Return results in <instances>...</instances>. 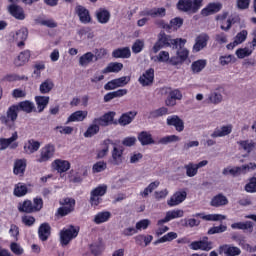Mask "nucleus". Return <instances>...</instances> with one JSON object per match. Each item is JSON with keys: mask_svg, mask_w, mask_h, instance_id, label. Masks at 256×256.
Listing matches in <instances>:
<instances>
[{"mask_svg": "<svg viewBox=\"0 0 256 256\" xmlns=\"http://www.w3.org/2000/svg\"><path fill=\"white\" fill-rule=\"evenodd\" d=\"M185 43H187V40L183 38L173 39V37L165 33V31H160L157 35V40L152 47V51L153 53H159L161 49H167L169 47L177 49V47H184Z\"/></svg>", "mask_w": 256, "mask_h": 256, "instance_id": "1", "label": "nucleus"}, {"mask_svg": "<svg viewBox=\"0 0 256 256\" xmlns=\"http://www.w3.org/2000/svg\"><path fill=\"white\" fill-rule=\"evenodd\" d=\"M18 117L19 108L17 107V104H13L7 109L6 115L0 116V123L8 127V129H13Z\"/></svg>", "mask_w": 256, "mask_h": 256, "instance_id": "2", "label": "nucleus"}, {"mask_svg": "<svg viewBox=\"0 0 256 256\" xmlns=\"http://www.w3.org/2000/svg\"><path fill=\"white\" fill-rule=\"evenodd\" d=\"M256 164L255 162H250L249 164H244L242 166H236L233 168L227 167L222 171V175L227 176L231 175L233 177H239L240 175H247L249 171H255Z\"/></svg>", "mask_w": 256, "mask_h": 256, "instance_id": "3", "label": "nucleus"}, {"mask_svg": "<svg viewBox=\"0 0 256 256\" xmlns=\"http://www.w3.org/2000/svg\"><path fill=\"white\" fill-rule=\"evenodd\" d=\"M59 204L61 207H59L55 213V217H58V219L62 217H67V215H71L73 211H75V199L66 197L62 200H60Z\"/></svg>", "mask_w": 256, "mask_h": 256, "instance_id": "4", "label": "nucleus"}, {"mask_svg": "<svg viewBox=\"0 0 256 256\" xmlns=\"http://www.w3.org/2000/svg\"><path fill=\"white\" fill-rule=\"evenodd\" d=\"M77 235H79V227L70 225L68 228H63L60 231V245L67 247L73 239H76Z\"/></svg>", "mask_w": 256, "mask_h": 256, "instance_id": "5", "label": "nucleus"}, {"mask_svg": "<svg viewBox=\"0 0 256 256\" xmlns=\"http://www.w3.org/2000/svg\"><path fill=\"white\" fill-rule=\"evenodd\" d=\"M129 81H131V77L129 76H122L120 78L113 79L109 82H107L104 85L105 91H113L115 89H119V87H125V85L129 84Z\"/></svg>", "mask_w": 256, "mask_h": 256, "instance_id": "6", "label": "nucleus"}, {"mask_svg": "<svg viewBox=\"0 0 256 256\" xmlns=\"http://www.w3.org/2000/svg\"><path fill=\"white\" fill-rule=\"evenodd\" d=\"M55 155V145L46 144L40 150V157L37 159V163H47Z\"/></svg>", "mask_w": 256, "mask_h": 256, "instance_id": "7", "label": "nucleus"}, {"mask_svg": "<svg viewBox=\"0 0 256 256\" xmlns=\"http://www.w3.org/2000/svg\"><path fill=\"white\" fill-rule=\"evenodd\" d=\"M19 139V134L15 131L10 138H0V151H5L8 147L10 149H17L19 143L15 142Z\"/></svg>", "mask_w": 256, "mask_h": 256, "instance_id": "8", "label": "nucleus"}, {"mask_svg": "<svg viewBox=\"0 0 256 256\" xmlns=\"http://www.w3.org/2000/svg\"><path fill=\"white\" fill-rule=\"evenodd\" d=\"M115 112H107L101 117L94 118L93 123H98L100 127H109V125H117V122H114Z\"/></svg>", "mask_w": 256, "mask_h": 256, "instance_id": "9", "label": "nucleus"}, {"mask_svg": "<svg viewBox=\"0 0 256 256\" xmlns=\"http://www.w3.org/2000/svg\"><path fill=\"white\" fill-rule=\"evenodd\" d=\"M178 11L183 13H197L199 8H195V0H179L176 5Z\"/></svg>", "mask_w": 256, "mask_h": 256, "instance_id": "10", "label": "nucleus"}, {"mask_svg": "<svg viewBox=\"0 0 256 256\" xmlns=\"http://www.w3.org/2000/svg\"><path fill=\"white\" fill-rule=\"evenodd\" d=\"M166 124L168 127L175 128L178 133H182L185 130V122L178 115L168 116L166 119Z\"/></svg>", "mask_w": 256, "mask_h": 256, "instance_id": "11", "label": "nucleus"}, {"mask_svg": "<svg viewBox=\"0 0 256 256\" xmlns=\"http://www.w3.org/2000/svg\"><path fill=\"white\" fill-rule=\"evenodd\" d=\"M153 81H155V69L153 68H149L138 78V83H140L142 87L153 85Z\"/></svg>", "mask_w": 256, "mask_h": 256, "instance_id": "12", "label": "nucleus"}, {"mask_svg": "<svg viewBox=\"0 0 256 256\" xmlns=\"http://www.w3.org/2000/svg\"><path fill=\"white\" fill-rule=\"evenodd\" d=\"M74 11L75 14L78 15L81 23H83L84 25H87V23H91V14L87 10V8L77 4Z\"/></svg>", "mask_w": 256, "mask_h": 256, "instance_id": "13", "label": "nucleus"}, {"mask_svg": "<svg viewBox=\"0 0 256 256\" xmlns=\"http://www.w3.org/2000/svg\"><path fill=\"white\" fill-rule=\"evenodd\" d=\"M186 199H187L186 191H177L167 201V205L169 207H177V205H181V203H183V201H185Z\"/></svg>", "mask_w": 256, "mask_h": 256, "instance_id": "14", "label": "nucleus"}, {"mask_svg": "<svg viewBox=\"0 0 256 256\" xmlns=\"http://www.w3.org/2000/svg\"><path fill=\"white\" fill-rule=\"evenodd\" d=\"M233 132V125H223L220 127H216L213 131V133L210 135L212 139H217L219 137H227V135H231Z\"/></svg>", "mask_w": 256, "mask_h": 256, "instance_id": "15", "label": "nucleus"}, {"mask_svg": "<svg viewBox=\"0 0 256 256\" xmlns=\"http://www.w3.org/2000/svg\"><path fill=\"white\" fill-rule=\"evenodd\" d=\"M221 9H223V4L220 2H212L201 10V15L203 17H209V15H215V13H219Z\"/></svg>", "mask_w": 256, "mask_h": 256, "instance_id": "16", "label": "nucleus"}, {"mask_svg": "<svg viewBox=\"0 0 256 256\" xmlns=\"http://www.w3.org/2000/svg\"><path fill=\"white\" fill-rule=\"evenodd\" d=\"M219 255H226V256H237L241 255V249L236 246H231L229 244H224L219 246L218 248Z\"/></svg>", "mask_w": 256, "mask_h": 256, "instance_id": "17", "label": "nucleus"}, {"mask_svg": "<svg viewBox=\"0 0 256 256\" xmlns=\"http://www.w3.org/2000/svg\"><path fill=\"white\" fill-rule=\"evenodd\" d=\"M8 12L14 19H17L18 21H24L26 15L25 10L23 7L17 5V4H11L8 6Z\"/></svg>", "mask_w": 256, "mask_h": 256, "instance_id": "18", "label": "nucleus"}, {"mask_svg": "<svg viewBox=\"0 0 256 256\" xmlns=\"http://www.w3.org/2000/svg\"><path fill=\"white\" fill-rule=\"evenodd\" d=\"M23 149L26 155H33V153H37L41 149V142L35 139H29L24 143Z\"/></svg>", "mask_w": 256, "mask_h": 256, "instance_id": "19", "label": "nucleus"}, {"mask_svg": "<svg viewBox=\"0 0 256 256\" xmlns=\"http://www.w3.org/2000/svg\"><path fill=\"white\" fill-rule=\"evenodd\" d=\"M195 41L196 42L193 46V52L199 53V51H202V49H205V47H207V43L209 41V35L202 33L196 37Z\"/></svg>", "mask_w": 256, "mask_h": 256, "instance_id": "20", "label": "nucleus"}, {"mask_svg": "<svg viewBox=\"0 0 256 256\" xmlns=\"http://www.w3.org/2000/svg\"><path fill=\"white\" fill-rule=\"evenodd\" d=\"M189 248L192 251H211L213 249V242L193 241L190 243Z\"/></svg>", "mask_w": 256, "mask_h": 256, "instance_id": "21", "label": "nucleus"}, {"mask_svg": "<svg viewBox=\"0 0 256 256\" xmlns=\"http://www.w3.org/2000/svg\"><path fill=\"white\" fill-rule=\"evenodd\" d=\"M38 237L40 241H47L51 237V225L44 222L38 228Z\"/></svg>", "mask_w": 256, "mask_h": 256, "instance_id": "22", "label": "nucleus"}, {"mask_svg": "<svg viewBox=\"0 0 256 256\" xmlns=\"http://www.w3.org/2000/svg\"><path fill=\"white\" fill-rule=\"evenodd\" d=\"M87 115H88L87 111H83V110L75 111L68 117L65 125H69V123L85 121V119H87Z\"/></svg>", "mask_w": 256, "mask_h": 256, "instance_id": "23", "label": "nucleus"}, {"mask_svg": "<svg viewBox=\"0 0 256 256\" xmlns=\"http://www.w3.org/2000/svg\"><path fill=\"white\" fill-rule=\"evenodd\" d=\"M192 217H200L203 221H225L227 216L223 214H205V213H196Z\"/></svg>", "mask_w": 256, "mask_h": 256, "instance_id": "24", "label": "nucleus"}, {"mask_svg": "<svg viewBox=\"0 0 256 256\" xmlns=\"http://www.w3.org/2000/svg\"><path fill=\"white\" fill-rule=\"evenodd\" d=\"M137 117V111H129L120 116L118 119L119 125L122 127H125L127 125H130V123H133V120Z\"/></svg>", "mask_w": 256, "mask_h": 256, "instance_id": "25", "label": "nucleus"}, {"mask_svg": "<svg viewBox=\"0 0 256 256\" xmlns=\"http://www.w3.org/2000/svg\"><path fill=\"white\" fill-rule=\"evenodd\" d=\"M210 205L211 207H225L229 205V199L223 193H219L211 199Z\"/></svg>", "mask_w": 256, "mask_h": 256, "instance_id": "26", "label": "nucleus"}, {"mask_svg": "<svg viewBox=\"0 0 256 256\" xmlns=\"http://www.w3.org/2000/svg\"><path fill=\"white\" fill-rule=\"evenodd\" d=\"M138 141L141 143L142 146L155 145L157 143L153 139V135H151V132L147 131H142L138 134Z\"/></svg>", "mask_w": 256, "mask_h": 256, "instance_id": "27", "label": "nucleus"}, {"mask_svg": "<svg viewBox=\"0 0 256 256\" xmlns=\"http://www.w3.org/2000/svg\"><path fill=\"white\" fill-rule=\"evenodd\" d=\"M53 166L58 173H66V171L71 169V163L67 160L57 159L53 162Z\"/></svg>", "mask_w": 256, "mask_h": 256, "instance_id": "28", "label": "nucleus"}, {"mask_svg": "<svg viewBox=\"0 0 256 256\" xmlns=\"http://www.w3.org/2000/svg\"><path fill=\"white\" fill-rule=\"evenodd\" d=\"M112 57L114 59H129L131 57V49L129 47H123L113 50Z\"/></svg>", "mask_w": 256, "mask_h": 256, "instance_id": "29", "label": "nucleus"}, {"mask_svg": "<svg viewBox=\"0 0 256 256\" xmlns=\"http://www.w3.org/2000/svg\"><path fill=\"white\" fill-rule=\"evenodd\" d=\"M29 59H31V51L24 50L18 55L17 59L14 60V64L16 67H23L25 63H29Z\"/></svg>", "mask_w": 256, "mask_h": 256, "instance_id": "30", "label": "nucleus"}, {"mask_svg": "<svg viewBox=\"0 0 256 256\" xmlns=\"http://www.w3.org/2000/svg\"><path fill=\"white\" fill-rule=\"evenodd\" d=\"M96 19L99 23L105 25V23H109V19H111V13L108 12L107 9L100 8L96 11Z\"/></svg>", "mask_w": 256, "mask_h": 256, "instance_id": "31", "label": "nucleus"}, {"mask_svg": "<svg viewBox=\"0 0 256 256\" xmlns=\"http://www.w3.org/2000/svg\"><path fill=\"white\" fill-rule=\"evenodd\" d=\"M127 93V89H119L113 92H109L104 96V103H109L110 101H113V99H117L119 97H125Z\"/></svg>", "mask_w": 256, "mask_h": 256, "instance_id": "32", "label": "nucleus"}, {"mask_svg": "<svg viewBox=\"0 0 256 256\" xmlns=\"http://www.w3.org/2000/svg\"><path fill=\"white\" fill-rule=\"evenodd\" d=\"M16 106L18 107V111H23L24 113H33V111H36L35 104L29 100L21 101Z\"/></svg>", "mask_w": 256, "mask_h": 256, "instance_id": "33", "label": "nucleus"}, {"mask_svg": "<svg viewBox=\"0 0 256 256\" xmlns=\"http://www.w3.org/2000/svg\"><path fill=\"white\" fill-rule=\"evenodd\" d=\"M123 70V63L121 62H111L108 64L106 68L102 70V73L104 75H107V73H119Z\"/></svg>", "mask_w": 256, "mask_h": 256, "instance_id": "34", "label": "nucleus"}, {"mask_svg": "<svg viewBox=\"0 0 256 256\" xmlns=\"http://www.w3.org/2000/svg\"><path fill=\"white\" fill-rule=\"evenodd\" d=\"M144 15L147 17H152L155 19L156 17H165L167 15V10L162 7V8H152L150 10L144 11Z\"/></svg>", "mask_w": 256, "mask_h": 256, "instance_id": "35", "label": "nucleus"}, {"mask_svg": "<svg viewBox=\"0 0 256 256\" xmlns=\"http://www.w3.org/2000/svg\"><path fill=\"white\" fill-rule=\"evenodd\" d=\"M110 219H111V212L102 211V212H98L94 216L93 221L96 225H101V223H107V221H109Z\"/></svg>", "mask_w": 256, "mask_h": 256, "instance_id": "36", "label": "nucleus"}, {"mask_svg": "<svg viewBox=\"0 0 256 256\" xmlns=\"http://www.w3.org/2000/svg\"><path fill=\"white\" fill-rule=\"evenodd\" d=\"M27 169V161L25 159H18L14 163V175H24Z\"/></svg>", "mask_w": 256, "mask_h": 256, "instance_id": "37", "label": "nucleus"}, {"mask_svg": "<svg viewBox=\"0 0 256 256\" xmlns=\"http://www.w3.org/2000/svg\"><path fill=\"white\" fill-rule=\"evenodd\" d=\"M49 96H36L35 101L38 109V113H43L49 105Z\"/></svg>", "mask_w": 256, "mask_h": 256, "instance_id": "38", "label": "nucleus"}, {"mask_svg": "<svg viewBox=\"0 0 256 256\" xmlns=\"http://www.w3.org/2000/svg\"><path fill=\"white\" fill-rule=\"evenodd\" d=\"M18 211L20 213H35V210L33 208V202L31 200H24L22 203L18 204Z\"/></svg>", "mask_w": 256, "mask_h": 256, "instance_id": "39", "label": "nucleus"}, {"mask_svg": "<svg viewBox=\"0 0 256 256\" xmlns=\"http://www.w3.org/2000/svg\"><path fill=\"white\" fill-rule=\"evenodd\" d=\"M54 87L55 83H53V80L48 78L40 84L39 91L42 95H47V93H51V91H53Z\"/></svg>", "mask_w": 256, "mask_h": 256, "instance_id": "40", "label": "nucleus"}, {"mask_svg": "<svg viewBox=\"0 0 256 256\" xmlns=\"http://www.w3.org/2000/svg\"><path fill=\"white\" fill-rule=\"evenodd\" d=\"M231 229H240L242 231H250L253 232V222L246 221V222H236L231 224Z\"/></svg>", "mask_w": 256, "mask_h": 256, "instance_id": "41", "label": "nucleus"}, {"mask_svg": "<svg viewBox=\"0 0 256 256\" xmlns=\"http://www.w3.org/2000/svg\"><path fill=\"white\" fill-rule=\"evenodd\" d=\"M29 189L26 184L19 182L14 186L13 195L15 197H25V194L28 193Z\"/></svg>", "mask_w": 256, "mask_h": 256, "instance_id": "42", "label": "nucleus"}, {"mask_svg": "<svg viewBox=\"0 0 256 256\" xmlns=\"http://www.w3.org/2000/svg\"><path fill=\"white\" fill-rule=\"evenodd\" d=\"M237 144L240 145L246 153H251L256 147V143L253 140H241L238 141Z\"/></svg>", "mask_w": 256, "mask_h": 256, "instance_id": "43", "label": "nucleus"}, {"mask_svg": "<svg viewBox=\"0 0 256 256\" xmlns=\"http://www.w3.org/2000/svg\"><path fill=\"white\" fill-rule=\"evenodd\" d=\"M105 246L103 245V241L99 240L90 245V251L92 255L98 256L103 253Z\"/></svg>", "mask_w": 256, "mask_h": 256, "instance_id": "44", "label": "nucleus"}, {"mask_svg": "<svg viewBox=\"0 0 256 256\" xmlns=\"http://www.w3.org/2000/svg\"><path fill=\"white\" fill-rule=\"evenodd\" d=\"M205 67H207V60L205 59L194 61L191 64V69L193 73H201L203 69H205Z\"/></svg>", "mask_w": 256, "mask_h": 256, "instance_id": "45", "label": "nucleus"}, {"mask_svg": "<svg viewBox=\"0 0 256 256\" xmlns=\"http://www.w3.org/2000/svg\"><path fill=\"white\" fill-rule=\"evenodd\" d=\"M163 115H169V109L167 107H160L149 113L148 119H158V117H163Z\"/></svg>", "mask_w": 256, "mask_h": 256, "instance_id": "46", "label": "nucleus"}, {"mask_svg": "<svg viewBox=\"0 0 256 256\" xmlns=\"http://www.w3.org/2000/svg\"><path fill=\"white\" fill-rule=\"evenodd\" d=\"M177 141H181V138L177 135H168L160 138L158 140L157 145H169V143H177Z\"/></svg>", "mask_w": 256, "mask_h": 256, "instance_id": "47", "label": "nucleus"}, {"mask_svg": "<svg viewBox=\"0 0 256 256\" xmlns=\"http://www.w3.org/2000/svg\"><path fill=\"white\" fill-rule=\"evenodd\" d=\"M93 59H95V54L87 52L79 58V65H81V67H87V65L93 63Z\"/></svg>", "mask_w": 256, "mask_h": 256, "instance_id": "48", "label": "nucleus"}, {"mask_svg": "<svg viewBox=\"0 0 256 256\" xmlns=\"http://www.w3.org/2000/svg\"><path fill=\"white\" fill-rule=\"evenodd\" d=\"M112 158L114 165H121V163H123V149L114 147L112 151Z\"/></svg>", "mask_w": 256, "mask_h": 256, "instance_id": "49", "label": "nucleus"}, {"mask_svg": "<svg viewBox=\"0 0 256 256\" xmlns=\"http://www.w3.org/2000/svg\"><path fill=\"white\" fill-rule=\"evenodd\" d=\"M101 126L98 123H93L91 124L87 130L84 132V137L86 138H91V137H95V135H97V133H99Z\"/></svg>", "mask_w": 256, "mask_h": 256, "instance_id": "50", "label": "nucleus"}, {"mask_svg": "<svg viewBox=\"0 0 256 256\" xmlns=\"http://www.w3.org/2000/svg\"><path fill=\"white\" fill-rule=\"evenodd\" d=\"M27 37H29V30L27 28H21L13 35L14 41H27Z\"/></svg>", "mask_w": 256, "mask_h": 256, "instance_id": "51", "label": "nucleus"}, {"mask_svg": "<svg viewBox=\"0 0 256 256\" xmlns=\"http://www.w3.org/2000/svg\"><path fill=\"white\" fill-rule=\"evenodd\" d=\"M246 193H256V173L249 178L248 183L244 186Z\"/></svg>", "mask_w": 256, "mask_h": 256, "instance_id": "52", "label": "nucleus"}, {"mask_svg": "<svg viewBox=\"0 0 256 256\" xmlns=\"http://www.w3.org/2000/svg\"><path fill=\"white\" fill-rule=\"evenodd\" d=\"M184 169L186 170L187 177H195V175L199 173L197 166H195V163L193 162H189L188 164L184 165Z\"/></svg>", "mask_w": 256, "mask_h": 256, "instance_id": "53", "label": "nucleus"}, {"mask_svg": "<svg viewBox=\"0 0 256 256\" xmlns=\"http://www.w3.org/2000/svg\"><path fill=\"white\" fill-rule=\"evenodd\" d=\"M182 227H190L193 229V227H199L201 225V220H197L195 218H189L181 220Z\"/></svg>", "mask_w": 256, "mask_h": 256, "instance_id": "54", "label": "nucleus"}, {"mask_svg": "<svg viewBox=\"0 0 256 256\" xmlns=\"http://www.w3.org/2000/svg\"><path fill=\"white\" fill-rule=\"evenodd\" d=\"M223 101V95L218 92H211L208 95V103H213L214 105H218V103H221Z\"/></svg>", "mask_w": 256, "mask_h": 256, "instance_id": "55", "label": "nucleus"}, {"mask_svg": "<svg viewBox=\"0 0 256 256\" xmlns=\"http://www.w3.org/2000/svg\"><path fill=\"white\" fill-rule=\"evenodd\" d=\"M111 139H106L103 141V149L98 151L97 157L98 159H103L109 153V145H111Z\"/></svg>", "mask_w": 256, "mask_h": 256, "instance_id": "56", "label": "nucleus"}, {"mask_svg": "<svg viewBox=\"0 0 256 256\" xmlns=\"http://www.w3.org/2000/svg\"><path fill=\"white\" fill-rule=\"evenodd\" d=\"M225 231H227V225L220 224L219 226L209 228L207 235H217L219 233H225Z\"/></svg>", "mask_w": 256, "mask_h": 256, "instance_id": "57", "label": "nucleus"}, {"mask_svg": "<svg viewBox=\"0 0 256 256\" xmlns=\"http://www.w3.org/2000/svg\"><path fill=\"white\" fill-rule=\"evenodd\" d=\"M253 54V50L249 49L248 47L239 48L236 50V56L238 59H245V57H249Z\"/></svg>", "mask_w": 256, "mask_h": 256, "instance_id": "58", "label": "nucleus"}, {"mask_svg": "<svg viewBox=\"0 0 256 256\" xmlns=\"http://www.w3.org/2000/svg\"><path fill=\"white\" fill-rule=\"evenodd\" d=\"M145 47V42L141 39H137L133 45H132V52L137 55L138 53H141Z\"/></svg>", "mask_w": 256, "mask_h": 256, "instance_id": "59", "label": "nucleus"}, {"mask_svg": "<svg viewBox=\"0 0 256 256\" xmlns=\"http://www.w3.org/2000/svg\"><path fill=\"white\" fill-rule=\"evenodd\" d=\"M107 169V163L105 161L96 162L92 167V173H102Z\"/></svg>", "mask_w": 256, "mask_h": 256, "instance_id": "60", "label": "nucleus"}, {"mask_svg": "<svg viewBox=\"0 0 256 256\" xmlns=\"http://www.w3.org/2000/svg\"><path fill=\"white\" fill-rule=\"evenodd\" d=\"M36 22L39 25H42L43 27H48L49 29H55L57 27V22L53 19H48V20H36Z\"/></svg>", "mask_w": 256, "mask_h": 256, "instance_id": "61", "label": "nucleus"}, {"mask_svg": "<svg viewBox=\"0 0 256 256\" xmlns=\"http://www.w3.org/2000/svg\"><path fill=\"white\" fill-rule=\"evenodd\" d=\"M166 215L170 221H173V219H179L183 217L184 212L183 210H171L166 212Z\"/></svg>", "mask_w": 256, "mask_h": 256, "instance_id": "62", "label": "nucleus"}, {"mask_svg": "<svg viewBox=\"0 0 256 256\" xmlns=\"http://www.w3.org/2000/svg\"><path fill=\"white\" fill-rule=\"evenodd\" d=\"M21 221L25 227H33L35 225V217L31 215H24L21 217Z\"/></svg>", "mask_w": 256, "mask_h": 256, "instance_id": "63", "label": "nucleus"}, {"mask_svg": "<svg viewBox=\"0 0 256 256\" xmlns=\"http://www.w3.org/2000/svg\"><path fill=\"white\" fill-rule=\"evenodd\" d=\"M105 193H107V185H100V186L96 187L95 189H93L90 192V195H96L98 197H103V195H105Z\"/></svg>", "mask_w": 256, "mask_h": 256, "instance_id": "64", "label": "nucleus"}]
</instances>
